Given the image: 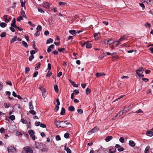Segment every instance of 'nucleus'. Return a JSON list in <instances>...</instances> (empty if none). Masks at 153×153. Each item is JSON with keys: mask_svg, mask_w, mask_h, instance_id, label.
<instances>
[{"mask_svg": "<svg viewBox=\"0 0 153 153\" xmlns=\"http://www.w3.org/2000/svg\"><path fill=\"white\" fill-rule=\"evenodd\" d=\"M4 105L6 108H8L10 106V105L9 103H5Z\"/></svg>", "mask_w": 153, "mask_h": 153, "instance_id": "obj_45", "label": "nucleus"}, {"mask_svg": "<svg viewBox=\"0 0 153 153\" xmlns=\"http://www.w3.org/2000/svg\"><path fill=\"white\" fill-rule=\"evenodd\" d=\"M124 113L123 111H121L119 112L115 116H114L112 118V120H114L117 118L121 116Z\"/></svg>", "mask_w": 153, "mask_h": 153, "instance_id": "obj_5", "label": "nucleus"}, {"mask_svg": "<svg viewBox=\"0 0 153 153\" xmlns=\"http://www.w3.org/2000/svg\"><path fill=\"white\" fill-rule=\"evenodd\" d=\"M38 74V71H35L33 74V77L34 78L36 77Z\"/></svg>", "mask_w": 153, "mask_h": 153, "instance_id": "obj_49", "label": "nucleus"}, {"mask_svg": "<svg viewBox=\"0 0 153 153\" xmlns=\"http://www.w3.org/2000/svg\"><path fill=\"white\" fill-rule=\"evenodd\" d=\"M145 2L148 5H152L153 4V0H145L143 1H142V2L143 3Z\"/></svg>", "mask_w": 153, "mask_h": 153, "instance_id": "obj_9", "label": "nucleus"}, {"mask_svg": "<svg viewBox=\"0 0 153 153\" xmlns=\"http://www.w3.org/2000/svg\"><path fill=\"white\" fill-rule=\"evenodd\" d=\"M66 151L67 153H71V150L69 148H67L66 149Z\"/></svg>", "mask_w": 153, "mask_h": 153, "instance_id": "obj_63", "label": "nucleus"}, {"mask_svg": "<svg viewBox=\"0 0 153 153\" xmlns=\"http://www.w3.org/2000/svg\"><path fill=\"white\" fill-rule=\"evenodd\" d=\"M143 8V10H144L145 7L144 4L142 3H140L139 4Z\"/></svg>", "mask_w": 153, "mask_h": 153, "instance_id": "obj_46", "label": "nucleus"}, {"mask_svg": "<svg viewBox=\"0 0 153 153\" xmlns=\"http://www.w3.org/2000/svg\"><path fill=\"white\" fill-rule=\"evenodd\" d=\"M40 62H38L36 64V66L35 68V69L36 70H37L39 68H40Z\"/></svg>", "mask_w": 153, "mask_h": 153, "instance_id": "obj_22", "label": "nucleus"}, {"mask_svg": "<svg viewBox=\"0 0 153 153\" xmlns=\"http://www.w3.org/2000/svg\"><path fill=\"white\" fill-rule=\"evenodd\" d=\"M21 15L24 17L26 19L27 18V17L26 16L25 13V11L24 10H22L21 11Z\"/></svg>", "mask_w": 153, "mask_h": 153, "instance_id": "obj_27", "label": "nucleus"}, {"mask_svg": "<svg viewBox=\"0 0 153 153\" xmlns=\"http://www.w3.org/2000/svg\"><path fill=\"white\" fill-rule=\"evenodd\" d=\"M6 84L7 85H9L10 86H12V82L9 81H7L6 82Z\"/></svg>", "mask_w": 153, "mask_h": 153, "instance_id": "obj_57", "label": "nucleus"}, {"mask_svg": "<svg viewBox=\"0 0 153 153\" xmlns=\"http://www.w3.org/2000/svg\"><path fill=\"white\" fill-rule=\"evenodd\" d=\"M53 41V39L51 38L48 39L46 43V44H48L50 43H52Z\"/></svg>", "mask_w": 153, "mask_h": 153, "instance_id": "obj_29", "label": "nucleus"}, {"mask_svg": "<svg viewBox=\"0 0 153 153\" xmlns=\"http://www.w3.org/2000/svg\"><path fill=\"white\" fill-rule=\"evenodd\" d=\"M68 124H70L67 121H61V126L62 128L67 127Z\"/></svg>", "mask_w": 153, "mask_h": 153, "instance_id": "obj_3", "label": "nucleus"}, {"mask_svg": "<svg viewBox=\"0 0 153 153\" xmlns=\"http://www.w3.org/2000/svg\"><path fill=\"white\" fill-rule=\"evenodd\" d=\"M6 33L5 32H2L1 33V37H3L6 36Z\"/></svg>", "mask_w": 153, "mask_h": 153, "instance_id": "obj_55", "label": "nucleus"}, {"mask_svg": "<svg viewBox=\"0 0 153 153\" xmlns=\"http://www.w3.org/2000/svg\"><path fill=\"white\" fill-rule=\"evenodd\" d=\"M91 91L90 89L88 88H87L86 90V94L87 95H88L91 93Z\"/></svg>", "mask_w": 153, "mask_h": 153, "instance_id": "obj_33", "label": "nucleus"}, {"mask_svg": "<svg viewBox=\"0 0 153 153\" xmlns=\"http://www.w3.org/2000/svg\"><path fill=\"white\" fill-rule=\"evenodd\" d=\"M102 75V74L100 73H97L96 74V76L97 77H98Z\"/></svg>", "mask_w": 153, "mask_h": 153, "instance_id": "obj_52", "label": "nucleus"}, {"mask_svg": "<svg viewBox=\"0 0 153 153\" xmlns=\"http://www.w3.org/2000/svg\"><path fill=\"white\" fill-rule=\"evenodd\" d=\"M23 18L22 16H19L17 19V20L19 22Z\"/></svg>", "mask_w": 153, "mask_h": 153, "instance_id": "obj_53", "label": "nucleus"}, {"mask_svg": "<svg viewBox=\"0 0 153 153\" xmlns=\"http://www.w3.org/2000/svg\"><path fill=\"white\" fill-rule=\"evenodd\" d=\"M28 133L30 135H33L35 134L33 130L31 129L28 131Z\"/></svg>", "mask_w": 153, "mask_h": 153, "instance_id": "obj_30", "label": "nucleus"}, {"mask_svg": "<svg viewBox=\"0 0 153 153\" xmlns=\"http://www.w3.org/2000/svg\"><path fill=\"white\" fill-rule=\"evenodd\" d=\"M71 83L72 85H73V86L74 87H78V86L77 85H76L75 84V83L74 82H72Z\"/></svg>", "mask_w": 153, "mask_h": 153, "instance_id": "obj_60", "label": "nucleus"}, {"mask_svg": "<svg viewBox=\"0 0 153 153\" xmlns=\"http://www.w3.org/2000/svg\"><path fill=\"white\" fill-rule=\"evenodd\" d=\"M145 26L146 27H148L149 28H150L151 27V25L148 22H147V23H146L145 25Z\"/></svg>", "mask_w": 153, "mask_h": 153, "instance_id": "obj_54", "label": "nucleus"}, {"mask_svg": "<svg viewBox=\"0 0 153 153\" xmlns=\"http://www.w3.org/2000/svg\"><path fill=\"white\" fill-rule=\"evenodd\" d=\"M69 32L71 34L73 35H76V34H75L76 31L75 30H70L69 31Z\"/></svg>", "mask_w": 153, "mask_h": 153, "instance_id": "obj_38", "label": "nucleus"}, {"mask_svg": "<svg viewBox=\"0 0 153 153\" xmlns=\"http://www.w3.org/2000/svg\"><path fill=\"white\" fill-rule=\"evenodd\" d=\"M29 111V112L33 115H35L36 114V112L33 109H31Z\"/></svg>", "mask_w": 153, "mask_h": 153, "instance_id": "obj_40", "label": "nucleus"}, {"mask_svg": "<svg viewBox=\"0 0 153 153\" xmlns=\"http://www.w3.org/2000/svg\"><path fill=\"white\" fill-rule=\"evenodd\" d=\"M24 150L22 152V153H33V152L32 149L29 147L26 146L24 148Z\"/></svg>", "mask_w": 153, "mask_h": 153, "instance_id": "obj_1", "label": "nucleus"}, {"mask_svg": "<svg viewBox=\"0 0 153 153\" xmlns=\"http://www.w3.org/2000/svg\"><path fill=\"white\" fill-rule=\"evenodd\" d=\"M126 36H124L122 37H120V38L119 39V41L121 42L123 41V40L125 39H126Z\"/></svg>", "mask_w": 153, "mask_h": 153, "instance_id": "obj_28", "label": "nucleus"}, {"mask_svg": "<svg viewBox=\"0 0 153 153\" xmlns=\"http://www.w3.org/2000/svg\"><path fill=\"white\" fill-rule=\"evenodd\" d=\"M99 129V128L98 127H95L94 128L92 129L91 131L88 132V134H91L94 133L96 131H98Z\"/></svg>", "mask_w": 153, "mask_h": 153, "instance_id": "obj_8", "label": "nucleus"}, {"mask_svg": "<svg viewBox=\"0 0 153 153\" xmlns=\"http://www.w3.org/2000/svg\"><path fill=\"white\" fill-rule=\"evenodd\" d=\"M40 126L43 128H45L46 127V126L45 125L42 123H40Z\"/></svg>", "mask_w": 153, "mask_h": 153, "instance_id": "obj_50", "label": "nucleus"}, {"mask_svg": "<svg viewBox=\"0 0 153 153\" xmlns=\"http://www.w3.org/2000/svg\"><path fill=\"white\" fill-rule=\"evenodd\" d=\"M7 24L4 23V22H2L0 23V26L2 27H4L6 26Z\"/></svg>", "mask_w": 153, "mask_h": 153, "instance_id": "obj_26", "label": "nucleus"}, {"mask_svg": "<svg viewBox=\"0 0 153 153\" xmlns=\"http://www.w3.org/2000/svg\"><path fill=\"white\" fill-rule=\"evenodd\" d=\"M9 28L12 32H15V29L13 27H9Z\"/></svg>", "mask_w": 153, "mask_h": 153, "instance_id": "obj_62", "label": "nucleus"}, {"mask_svg": "<svg viewBox=\"0 0 153 153\" xmlns=\"http://www.w3.org/2000/svg\"><path fill=\"white\" fill-rule=\"evenodd\" d=\"M68 110L69 111H73L75 110V108L73 106H70L69 107Z\"/></svg>", "mask_w": 153, "mask_h": 153, "instance_id": "obj_20", "label": "nucleus"}, {"mask_svg": "<svg viewBox=\"0 0 153 153\" xmlns=\"http://www.w3.org/2000/svg\"><path fill=\"white\" fill-rule=\"evenodd\" d=\"M42 29V27L40 25H38L36 28L37 31L39 32L41 31Z\"/></svg>", "mask_w": 153, "mask_h": 153, "instance_id": "obj_32", "label": "nucleus"}, {"mask_svg": "<svg viewBox=\"0 0 153 153\" xmlns=\"http://www.w3.org/2000/svg\"><path fill=\"white\" fill-rule=\"evenodd\" d=\"M94 36L95 39L97 40L99 39L97 33H94Z\"/></svg>", "mask_w": 153, "mask_h": 153, "instance_id": "obj_37", "label": "nucleus"}, {"mask_svg": "<svg viewBox=\"0 0 153 153\" xmlns=\"http://www.w3.org/2000/svg\"><path fill=\"white\" fill-rule=\"evenodd\" d=\"M9 118L10 120H14L15 119V116L14 115H11L9 117Z\"/></svg>", "mask_w": 153, "mask_h": 153, "instance_id": "obj_43", "label": "nucleus"}, {"mask_svg": "<svg viewBox=\"0 0 153 153\" xmlns=\"http://www.w3.org/2000/svg\"><path fill=\"white\" fill-rule=\"evenodd\" d=\"M136 113H143V111L140 109H139L138 110L136 111L135 112Z\"/></svg>", "mask_w": 153, "mask_h": 153, "instance_id": "obj_56", "label": "nucleus"}, {"mask_svg": "<svg viewBox=\"0 0 153 153\" xmlns=\"http://www.w3.org/2000/svg\"><path fill=\"white\" fill-rule=\"evenodd\" d=\"M143 68L141 67L139 68L136 71V73L138 76L141 75V74H143Z\"/></svg>", "mask_w": 153, "mask_h": 153, "instance_id": "obj_7", "label": "nucleus"}, {"mask_svg": "<svg viewBox=\"0 0 153 153\" xmlns=\"http://www.w3.org/2000/svg\"><path fill=\"white\" fill-rule=\"evenodd\" d=\"M120 42L119 41V39L116 42L114 41L113 42V44H114L115 45H116V46H117L119 45V44Z\"/></svg>", "mask_w": 153, "mask_h": 153, "instance_id": "obj_42", "label": "nucleus"}, {"mask_svg": "<svg viewBox=\"0 0 153 153\" xmlns=\"http://www.w3.org/2000/svg\"><path fill=\"white\" fill-rule=\"evenodd\" d=\"M59 106L56 105L55 106V109H54L55 111L56 112L57 111H58V110H59Z\"/></svg>", "mask_w": 153, "mask_h": 153, "instance_id": "obj_64", "label": "nucleus"}, {"mask_svg": "<svg viewBox=\"0 0 153 153\" xmlns=\"http://www.w3.org/2000/svg\"><path fill=\"white\" fill-rule=\"evenodd\" d=\"M17 37L16 36H15L10 41V42L12 43L15 41L17 40Z\"/></svg>", "mask_w": 153, "mask_h": 153, "instance_id": "obj_31", "label": "nucleus"}, {"mask_svg": "<svg viewBox=\"0 0 153 153\" xmlns=\"http://www.w3.org/2000/svg\"><path fill=\"white\" fill-rule=\"evenodd\" d=\"M119 141L122 143H123L124 142V139L123 137H120L119 139Z\"/></svg>", "mask_w": 153, "mask_h": 153, "instance_id": "obj_47", "label": "nucleus"}, {"mask_svg": "<svg viewBox=\"0 0 153 153\" xmlns=\"http://www.w3.org/2000/svg\"><path fill=\"white\" fill-rule=\"evenodd\" d=\"M15 134L16 136H18L22 135V133L19 131H17L16 132Z\"/></svg>", "mask_w": 153, "mask_h": 153, "instance_id": "obj_59", "label": "nucleus"}, {"mask_svg": "<svg viewBox=\"0 0 153 153\" xmlns=\"http://www.w3.org/2000/svg\"><path fill=\"white\" fill-rule=\"evenodd\" d=\"M113 42L114 41L112 39H109L107 40V44L110 45L111 44L113 43Z\"/></svg>", "mask_w": 153, "mask_h": 153, "instance_id": "obj_24", "label": "nucleus"}, {"mask_svg": "<svg viewBox=\"0 0 153 153\" xmlns=\"http://www.w3.org/2000/svg\"><path fill=\"white\" fill-rule=\"evenodd\" d=\"M51 5V4L47 2H44L42 4L43 7L47 9H49Z\"/></svg>", "mask_w": 153, "mask_h": 153, "instance_id": "obj_6", "label": "nucleus"}, {"mask_svg": "<svg viewBox=\"0 0 153 153\" xmlns=\"http://www.w3.org/2000/svg\"><path fill=\"white\" fill-rule=\"evenodd\" d=\"M39 89L41 91L42 93V96L44 98L46 96V92L45 89L43 87L40 86L39 87Z\"/></svg>", "mask_w": 153, "mask_h": 153, "instance_id": "obj_2", "label": "nucleus"}, {"mask_svg": "<svg viewBox=\"0 0 153 153\" xmlns=\"http://www.w3.org/2000/svg\"><path fill=\"white\" fill-rule=\"evenodd\" d=\"M65 49L64 48H58V50L59 51V52H63L65 50Z\"/></svg>", "mask_w": 153, "mask_h": 153, "instance_id": "obj_44", "label": "nucleus"}, {"mask_svg": "<svg viewBox=\"0 0 153 153\" xmlns=\"http://www.w3.org/2000/svg\"><path fill=\"white\" fill-rule=\"evenodd\" d=\"M146 135L149 137H152L153 135V132L151 131H148L146 132Z\"/></svg>", "mask_w": 153, "mask_h": 153, "instance_id": "obj_12", "label": "nucleus"}, {"mask_svg": "<svg viewBox=\"0 0 153 153\" xmlns=\"http://www.w3.org/2000/svg\"><path fill=\"white\" fill-rule=\"evenodd\" d=\"M124 148L123 147L121 146L120 147V148L118 149V150L119 152H121L123 151L124 150Z\"/></svg>", "mask_w": 153, "mask_h": 153, "instance_id": "obj_61", "label": "nucleus"}, {"mask_svg": "<svg viewBox=\"0 0 153 153\" xmlns=\"http://www.w3.org/2000/svg\"><path fill=\"white\" fill-rule=\"evenodd\" d=\"M128 144L130 146L132 147H134L135 146V143L132 140H129Z\"/></svg>", "mask_w": 153, "mask_h": 153, "instance_id": "obj_14", "label": "nucleus"}, {"mask_svg": "<svg viewBox=\"0 0 153 153\" xmlns=\"http://www.w3.org/2000/svg\"><path fill=\"white\" fill-rule=\"evenodd\" d=\"M150 147L149 146H147L145 148V153H148L149 152V149Z\"/></svg>", "mask_w": 153, "mask_h": 153, "instance_id": "obj_35", "label": "nucleus"}, {"mask_svg": "<svg viewBox=\"0 0 153 153\" xmlns=\"http://www.w3.org/2000/svg\"><path fill=\"white\" fill-rule=\"evenodd\" d=\"M22 43L23 46L26 47L27 48L28 47V45L27 44V43L24 41H22Z\"/></svg>", "mask_w": 153, "mask_h": 153, "instance_id": "obj_25", "label": "nucleus"}, {"mask_svg": "<svg viewBox=\"0 0 153 153\" xmlns=\"http://www.w3.org/2000/svg\"><path fill=\"white\" fill-rule=\"evenodd\" d=\"M123 112L124 113H125L126 112H127L129 110L128 108L126 107V106H123Z\"/></svg>", "mask_w": 153, "mask_h": 153, "instance_id": "obj_18", "label": "nucleus"}, {"mask_svg": "<svg viewBox=\"0 0 153 153\" xmlns=\"http://www.w3.org/2000/svg\"><path fill=\"white\" fill-rule=\"evenodd\" d=\"M112 139V137L111 136H109L105 138V141L106 142H108Z\"/></svg>", "mask_w": 153, "mask_h": 153, "instance_id": "obj_17", "label": "nucleus"}, {"mask_svg": "<svg viewBox=\"0 0 153 153\" xmlns=\"http://www.w3.org/2000/svg\"><path fill=\"white\" fill-rule=\"evenodd\" d=\"M65 113V109L64 108L62 107V110L61 111L60 114L61 115H64Z\"/></svg>", "mask_w": 153, "mask_h": 153, "instance_id": "obj_23", "label": "nucleus"}, {"mask_svg": "<svg viewBox=\"0 0 153 153\" xmlns=\"http://www.w3.org/2000/svg\"><path fill=\"white\" fill-rule=\"evenodd\" d=\"M12 23L11 24V27H15L16 26V21L15 18L13 19L12 20Z\"/></svg>", "mask_w": 153, "mask_h": 153, "instance_id": "obj_15", "label": "nucleus"}, {"mask_svg": "<svg viewBox=\"0 0 153 153\" xmlns=\"http://www.w3.org/2000/svg\"><path fill=\"white\" fill-rule=\"evenodd\" d=\"M86 48H90L92 47V45L91 43H89V42H86Z\"/></svg>", "mask_w": 153, "mask_h": 153, "instance_id": "obj_19", "label": "nucleus"}, {"mask_svg": "<svg viewBox=\"0 0 153 153\" xmlns=\"http://www.w3.org/2000/svg\"><path fill=\"white\" fill-rule=\"evenodd\" d=\"M55 123L57 127H59V128L61 127V121H56L55 122Z\"/></svg>", "mask_w": 153, "mask_h": 153, "instance_id": "obj_11", "label": "nucleus"}, {"mask_svg": "<svg viewBox=\"0 0 153 153\" xmlns=\"http://www.w3.org/2000/svg\"><path fill=\"white\" fill-rule=\"evenodd\" d=\"M78 112L80 114H82L83 113V111L81 109H79L77 110Z\"/></svg>", "mask_w": 153, "mask_h": 153, "instance_id": "obj_41", "label": "nucleus"}, {"mask_svg": "<svg viewBox=\"0 0 153 153\" xmlns=\"http://www.w3.org/2000/svg\"><path fill=\"white\" fill-rule=\"evenodd\" d=\"M8 152H16V150L14 147L12 146H9L7 148Z\"/></svg>", "mask_w": 153, "mask_h": 153, "instance_id": "obj_4", "label": "nucleus"}, {"mask_svg": "<svg viewBox=\"0 0 153 153\" xmlns=\"http://www.w3.org/2000/svg\"><path fill=\"white\" fill-rule=\"evenodd\" d=\"M54 88L55 92L56 93H58L59 92L58 85H55L54 86Z\"/></svg>", "mask_w": 153, "mask_h": 153, "instance_id": "obj_21", "label": "nucleus"}, {"mask_svg": "<svg viewBox=\"0 0 153 153\" xmlns=\"http://www.w3.org/2000/svg\"><path fill=\"white\" fill-rule=\"evenodd\" d=\"M56 139L57 140H61V138L59 135H57L56 137Z\"/></svg>", "mask_w": 153, "mask_h": 153, "instance_id": "obj_58", "label": "nucleus"}, {"mask_svg": "<svg viewBox=\"0 0 153 153\" xmlns=\"http://www.w3.org/2000/svg\"><path fill=\"white\" fill-rule=\"evenodd\" d=\"M38 10L39 12H40L42 13H45L44 11L40 7L38 8Z\"/></svg>", "mask_w": 153, "mask_h": 153, "instance_id": "obj_34", "label": "nucleus"}, {"mask_svg": "<svg viewBox=\"0 0 153 153\" xmlns=\"http://www.w3.org/2000/svg\"><path fill=\"white\" fill-rule=\"evenodd\" d=\"M106 150L105 149L102 147L100 149H99L97 150L96 152V153H104L105 152H103L102 151H105Z\"/></svg>", "mask_w": 153, "mask_h": 153, "instance_id": "obj_10", "label": "nucleus"}, {"mask_svg": "<svg viewBox=\"0 0 153 153\" xmlns=\"http://www.w3.org/2000/svg\"><path fill=\"white\" fill-rule=\"evenodd\" d=\"M69 134L68 133H66L64 135V137L66 138H68L69 137Z\"/></svg>", "mask_w": 153, "mask_h": 153, "instance_id": "obj_39", "label": "nucleus"}, {"mask_svg": "<svg viewBox=\"0 0 153 153\" xmlns=\"http://www.w3.org/2000/svg\"><path fill=\"white\" fill-rule=\"evenodd\" d=\"M29 108L30 109H33L34 108L33 105H32V100L30 101L29 102Z\"/></svg>", "mask_w": 153, "mask_h": 153, "instance_id": "obj_16", "label": "nucleus"}, {"mask_svg": "<svg viewBox=\"0 0 153 153\" xmlns=\"http://www.w3.org/2000/svg\"><path fill=\"white\" fill-rule=\"evenodd\" d=\"M30 71V69L29 67H26L25 68V73L27 74Z\"/></svg>", "mask_w": 153, "mask_h": 153, "instance_id": "obj_36", "label": "nucleus"}, {"mask_svg": "<svg viewBox=\"0 0 153 153\" xmlns=\"http://www.w3.org/2000/svg\"><path fill=\"white\" fill-rule=\"evenodd\" d=\"M20 2L21 3V6L22 7H24L25 6V3L23 2V0H20Z\"/></svg>", "mask_w": 153, "mask_h": 153, "instance_id": "obj_51", "label": "nucleus"}, {"mask_svg": "<svg viewBox=\"0 0 153 153\" xmlns=\"http://www.w3.org/2000/svg\"><path fill=\"white\" fill-rule=\"evenodd\" d=\"M116 149L115 148H111L109 149V153H115L116 152Z\"/></svg>", "mask_w": 153, "mask_h": 153, "instance_id": "obj_13", "label": "nucleus"}, {"mask_svg": "<svg viewBox=\"0 0 153 153\" xmlns=\"http://www.w3.org/2000/svg\"><path fill=\"white\" fill-rule=\"evenodd\" d=\"M34 58V56L33 55L30 56L29 57V60L31 61Z\"/></svg>", "mask_w": 153, "mask_h": 153, "instance_id": "obj_48", "label": "nucleus"}]
</instances>
